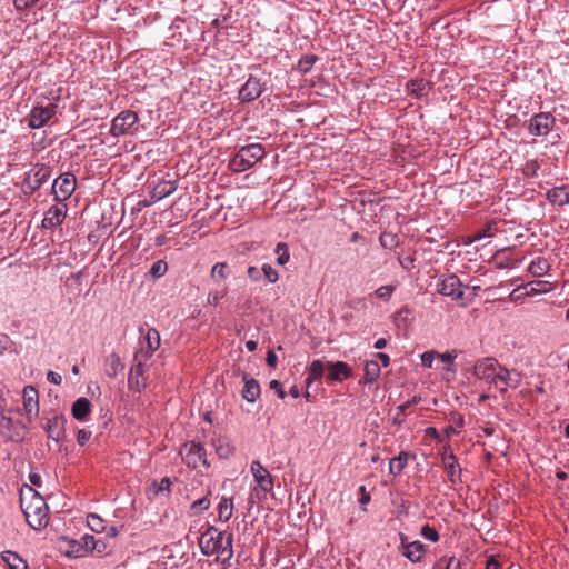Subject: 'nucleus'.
<instances>
[{"label":"nucleus","mask_w":569,"mask_h":569,"mask_svg":"<svg viewBox=\"0 0 569 569\" xmlns=\"http://www.w3.org/2000/svg\"><path fill=\"white\" fill-rule=\"evenodd\" d=\"M475 376L490 385H495L501 395H505L508 388L516 389L521 382L519 372L508 370L495 358L478 360L475 365Z\"/></svg>","instance_id":"nucleus-1"},{"label":"nucleus","mask_w":569,"mask_h":569,"mask_svg":"<svg viewBox=\"0 0 569 569\" xmlns=\"http://www.w3.org/2000/svg\"><path fill=\"white\" fill-rule=\"evenodd\" d=\"M233 536L228 531H219L216 527L209 526L201 535L199 546L204 556L217 553V560L227 563L233 557Z\"/></svg>","instance_id":"nucleus-2"},{"label":"nucleus","mask_w":569,"mask_h":569,"mask_svg":"<svg viewBox=\"0 0 569 569\" xmlns=\"http://www.w3.org/2000/svg\"><path fill=\"white\" fill-rule=\"evenodd\" d=\"M28 493L30 498L21 491L20 495V507L24 515L27 523L33 530H41L49 523V508L44 499L34 491L31 487H28Z\"/></svg>","instance_id":"nucleus-3"},{"label":"nucleus","mask_w":569,"mask_h":569,"mask_svg":"<svg viewBox=\"0 0 569 569\" xmlns=\"http://www.w3.org/2000/svg\"><path fill=\"white\" fill-rule=\"evenodd\" d=\"M264 154V148L260 143L243 146L230 160V168L234 172H244L260 161Z\"/></svg>","instance_id":"nucleus-4"},{"label":"nucleus","mask_w":569,"mask_h":569,"mask_svg":"<svg viewBox=\"0 0 569 569\" xmlns=\"http://www.w3.org/2000/svg\"><path fill=\"white\" fill-rule=\"evenodd\" d=\"M52 168L46 163H36L26 172L22 191L26 196H32L51 177Z\"/></svg>","instance_id":"nucleus-5"},{"label":"nucleus","mask_w":569,"mask_h":569,"mask_svg":"<svg viewBox=\"0 0 569 569\" xmlns=\"http://www.w3.org/2000/svg\"><path fill=\"white\" fill-rule=\"evenodd\" d=\"M139 117L132 110H123L111 121L110 134L114 138L134 134L139 127Z\"/></svg>","instance_id":"nucleus-6"},{"label":"nucleus","mask_w":569,"mask_h":569,"mask_svg":"<svg viewBox=\"0 0 569 569\" xmlns=\"http://www.w3.org/2000/svg\"><path fill=\"white\" fill-rule=\"evenodd\" d=\"M0 435L8 441L19 442L24 438V425L14 419L10 410L0 407Z\"/></svg>","instance_id":"nucleus-7"},{"label":"nucleus","mask_w":569,"mask_h":569,"mask_svg":"<svg viewBox=\"0 0 569 569\" xmlns=\"http://www.w3.org/2000/svg\"><path fill=\"white\" fill-rule=\"evenodd\" d=\"M182 461L190 468L197 469L200 465L206 468L210 467L207 459V451L200 442L190 441L183 443L180 449Z\"/></svg>","instance_id":"nucleus-8"},{"label":"nucleus","mask_w":569,"mask_h":569,"mask_svg":"<svg viewBox=\"0 0 569 569\" xmlns=\"http://www.w3.org/2000/svg\"><path fill=\"white\" fill-rule=\"evenodd\" d=\"M77 180L73 173L64 172L54 179L52 183V194L54 200L63 202L68 200L76 190Z\"/></svg>","instance_id":"nucleus-9"},{"label":"nucleus","mask_w":569,"mask_h":569,"mask_svg":"<svg viewBox=\"0 0 569 569\" xmlns=\"http://www.w3.org/2000/svg\"><path fill=\"white\" fill-rule=\"evenodd\" d=\"M448 447L443 448L441 453V461L445 472L447 473L448 480L453 488L462 483V469L458 462V458L453 452H447Z\"/></svg>","instance_id":"nucleus-10"},{"label":"nucleus","mask_w":569,"mask_h":569,"mask_svg":"<svg viewBox=\"0 0 569 569\" xmlns=\"http://www.w3.org/2000/svg\"><path fill=\"white\" fill-rule=\"evenodd\" d=\"M56 103H48L47 106H33L28 116V126L32 129H40L44 127L56 114Z\"/></svg>","instance_id":"nucleus-11"},{"label":"nucleus","mask_w":569,"mask_h":569,"mask_svg":"<svg viewBox=\"0 0 569 569\" xmlns=\"http://www.w3.org/2000/svg\"><path fill=\"white\" fill-rule=\"evenodd\" d=\"M556 119L550 112H539L533 114L528 124V131L532 136H547L555 127Z\"/></svg>","instance_id":"nucleus-12"},{"label":"nucleus","mask_w":569,"mask_h":569,"mask_svg":"<svg viewBox=\"0 0 569 569\" xmlns=\"http://www.w3.org/2000/svg\"><path fill=\"white\" fill-rule=\"evenodd\" d=\"M462 282L458 276L451 273L437 282V290L440 295L451 297L453 300H460L463 297Z\"/></svg>","instance_id":"nucleus-13"},{"label":"nucleus","mask_w":569,"mask_h":569,"mask_svg":"<svg viewBox=\"0 0 569 569\" xmlns=\"http://www.w3.org/2000/svg\"><path fill=\"white\" fill-rule=\"evenodd\" d=\"M264 91V83L256 76L250 74L239 90V100L242 103L258 99Z\"/></svg>","instance_id":"nucleus-14"},{"label":"nucleus","mask_w":569,"mask_h":569,"mask_svg":"<svg viewBox=\"0 0 569 569\" xmlns=\"http://www.w3.org/2000/svg\"><path fill=\"white\" fill-rule=\"evenodd\" d=\"M160 347V333L156 328H148L144 335V341L139 350L134 352V358L150 359L154 351Z\"/></svg>","instance_id":"nucleus-15"},{"label":"nucleus","mask_w":569,"mask_h":569,"mask_svg":"<svg viewBox=\"0 0 569 569\" xmlns=\"http://www.w3.org/2000/svg\"><path fill=\"white\" fill-rule=\"evenodd\" d=\"M250 471L259 489L264 493H270L273 489V477L271 473L258 460L251 462Z\"/></svg>","instance_id":"nucleus-16"},{"label":"nucleus","mask_w":569,"mask_h":569,"mask_svg":"<svg viewBox=\"0 0 569 569\" xmlns=\"http://www.w3.org/2000/svg\"><path fill=\"white\" fill-rule=\"evenodd\" d=\"M66 417L63 415H56L47 420V423L43 426V428L48 435V438L56 442H60L66 437Z\"/></svg>","instance_id":"nucleus-17"},{"label":"nucleus","mask_w":569,"mask_h":569,"mask_svg":"<svg viewBox=\"0 0 569 569\" xmlns=\"http://www.w3.org/2000/svg\"><path fill=\"white\" fill-rule=\"evenodd\" d=\"M147 361L148 359H139L133 357V366L130 369L128 376V386L130 390L140 391L146 386L143 372Z\"/></svg>","instance_id":"nucleus-18"},{"label":"nucleus","mask_w":569,"mask_h":569,"mask_svg":"<svg viewBox=\"0 0 569 569\" xmlns=\"http://www.w3.org/2000/svg\"><path fill=\"white\" fill-rule=\"evenodd\" d=\"M178 188L176 180H162L158 182L150 192V201H144L143 206L149 207L157 201L172 194Z\"/></svg>","instance_id":"nucleus-19"},{"label":"nucleus","mask_w":569,"mask_h":569,"mask_svg":"<svg viewBox=\"0 0 569 569\" xmlns=\"http://www.w3.org/2000/svg\"><path fill=\"white\" fill-rule=\"evenodd\" d=\"M67 216V206H51L44 213L42 227L46 229H53L64 221Z\"/></svg>","instance_id":"nucleus-20"},{"label":"nucleus","mask_w":569,"mask_h":569,"mask_svg":"<svg viewBox=\"0 0 569 569\" xmlns=\"http://www.w3.org/2000/svg\"><path fill=\"white\" fill-rule=\"evenodd\" d=\"M327 367H328L327 379L330 382H332V381L341 382L345 379H348L352 376V370L347 362H343V361L327 362Z\"/></svg>","instance_id":"nucleus-21"},{"label":"nucleus","mask_w":569,"mask_h":569,"mask_svg":"<svg viewBox=\"0 0 569 569\" xmlns=\"http://www.w3.org/2000/svg\"><path fill=\"white\" fill-rule=\"evenodd\" d=\"M401 555L407 558L410 562H420L427 552V547L419 540L411 541L409 545H405L403 549L400 550Z\"/></svg>","instance_id":"nucleus-22"},{"label":"nucleus","mask_w":569,"mask_h":569,"mask_svg":"<svg viewBox=\"0 0 569 569\" xmlns=\"http://www.w3.org/2000/svg\"><path fill=\"white\" fill-rule=\"evenodd\" d=\"M91 408L90 400L86 397H80L72 405V417L78 421H87L91 413Z\"/></svg>","instance_id":"nucleus-23"},{"label":"nucleus","mask_w":569,"mask_h":569,"mask_svg":"<svg viewBox=\"0 0 569 569\" xmlns=\"http://www.w3.org/2000/svg\"><path fill=\"white\" fill-rule=\"evenodd\" d=\"M242 379L244 382L243 389H242V397L248 402H254L257 398L260 396V386L258 381L253 378H251L248 373L243 372Z\"/></svg>","instance_id":"nucleus-24"},{"label":"nucleus","mask_w":569,"mask_h":569,"mask_svg":"<svg viewBox=\"0 0 569 569\" xmlns=\"http://www.w3.org/2000/svg\"><path fill=\"white\" fill-rule=\"evenodd\" d=\"M124 369V365L118 353H110L103 362V370L109 378H116Z\"/></svg>","instance_id":"nucleus-25"},{"label":"nucleus","mask_w":569,"mask_h":569,"mask_svg":"<svg viewBox=\"0 0 569 569\" xmlns=\"http://www.w3.org/2000/svg\"><path fill=\"white\" fill-rule=\"evenodd\" d=\"M547 199L550 203L563 207L569 204V187L561 186L548 190Z\"/></svg>","instance_id":"nucleus-26"},{"label":"nucleus","mask_w":569,"mask_h":569,"mask_svg":"<svg viewBox=\"0 0 569 569\" xmlns=\"http://www.w3.org/2000/svg\"><path fill=\"white\" fill-rule=\"evenodd\" d=\"M326 370L328 371L327 363L319 359L313 360L308 367V376L305 380L306 387L309 388L313 380L320 379Z\"/></svg>","instance_id":"nucleus-27"},{"label":"nucleus","mask_w":569,"mask_h":569,"mask_svg":"<svg viewBox=\"0 0 569 569\" xmlns=\"http://www.w3.org/2000/svg\"><path fill=\"white\" fill-rule=\"evenodd\" d=\"M420 401H421V397L420 396H413L407 402L397 406L396 413H395V416L392 418V423L395 426H398V427L402 426L405 423V421H406V412L408 411V409L411 406L418 405Z\"/></svg>","instance_id":"nucleus-28"},{"label":"nucleus","mask_w":569,"mask_h":569,"mask_svg":"<svg viewBox=\"0 0 569 569\" xmlns=\"http://www.w3.org/2000/svg\"><path fill=\"white\" fill-rule=\"evenodd\" d=\"M212 446L216 450V453L221 459H228L234 452V448L227 437H219V438L212 439Z\"/></svg>","instance_id":"nucleus-29"},{"label":"nucleus","mask_w":569,"mask_h":569,"mask_svg":"<svg viewBox=\"0 0 569 569\" xmlns=\"http://www.w3.org/2000/svg\"><path fill=\"white\" fill-rule=\"evenodd\" d=\"M430 90V83L426 79H413L410 80L407 83V91L409 96L415 98H421L422 96L427 94V92Z\"/></svg>","instance_id":"nucleus-30"},{"label":"nucleus","mask_w":569,"mask_h":569,"mask_svg":"<svg viewBox=\"0 0 569 569\" xmlns=\"http://www.w3.org/2000/svg\"><path fill=\"white\" fill-rule=\"evenodd\" d=\"M1 559L8 566V569H28L27 561L16 551H3L1 553Z\"/></svg>","instance_id":"nucleus-31"},{"label":"nucleus","mask_w":569,"mask_h":569,"mask_svg":"<svg viewBox=\"0 0 569 569\" xmlns=\"http://www.w3.org/2000/svg\"><path fill=\"white\" fill-rule=\"evenodd\" d=\"M23 406L28 415L38 412V392L33 387H26L23 390Z\"/></svg>","instance_id":"nucleus-32"},{"label":"nucleus","mask_w":569,"mask_h":569,"mask_svg":"<svg viewBox=\"0 0 569 569\" xmlns=\"http://www.w3.org/2000/svg\"><path fill=\"white\" fill-rule=\"evenodd\" d=\"M409 455L401 451L397 457H393L389 462V472L393 476L400 475L408 463Z\"/></svg>","instance_id":"nucleus-33"},{"label":"nucleus","mask_w":569,"mask_h":569,"mask_svg":"<svg viewBox=\"0 0 569 569\" xmlns=\"http://www.w3.org/2000/svg\"><path fill=\"white\" fill-rule=\"evenodd\" d=\"M550 269V264L548 260L543 257H537L533 259L529 264V272L533 277H542L545 276Z\"/></svg>","instance_id":"nucleus-34"},{"label":"nucleus","mask_w":569,"mask_h":569,"mask_svg":"<svg viewBox=\"0 0 569 569\" xmlns=\"http://www.w3.org/2000/svg\"><path fill=\"white\" fill-rule=\"evenodd\" d=\"M365 382L372 383L380 377V366L376 360H368L365 362Z\"/></svg>","instance_id":"nucleus-35"},{"label":"nucleus","mask_w":569,"mask_h":569,"mask_svg":"<svg viewBox=\"0 0 569 569\" xmlns=\"http://www.w3.org/2000/svg\"><path fill=\"white\" fill-rule=\"evenodd\" d=\"M96 542V537L91 535H84L80 538L77 543V549L73 551L76 557H83L86 553L93 552L92 548Z\"/></svg>","instance_id":"nucleus-36"},{"label":"nucleus","mask_w":569,"mask_h":569,"mask_svg":"<svg viewBox=\"0 0 569 569\" xmlns=\"http://www.w3.org/2000/svg\"><path fill=\"white\" fill-rule=\"evenodd\" d=\"M233 502L232 499L222 497L218 505V517L221 521H228L232 517Z\"/></svg>","instance_id":"nucleus-37"},{"label":"nucleus","mask_w":569,"mask_h":569,"mask_svg":"<svg viewBox=\"0 0 569 569\" xmlns=\"http://www.w3.org/2000/svg\"><path fill=\"white\" fill-rule=\"evenodd\" d=\"M317 60L318 57L312 53L302 56L297 63L298 71L302 74L308 73L312 69Z\"/></svg>","instance_id":"nucleus-38"},{"label":"nucleus","mask_w":569,"mask_h":569,"mask_svg":"<svg viewBox=\"0 0 569 569\" xmlns=\"http://www.w3.org/2000/svg\"><path fill=\"white\" fill-rule=\"evenodd\" d=\"M229 276V266L226 262H217L210 272V277L214 281L227 279Z\"/></svg>","instance_id":"nucleus-39"},{"label":"nucleus","mask_w":569,"mask_h":569,"mask_svg":"<svg viewBox=\"0 0 569 569\" xmlns=\"http://www.w3.org/2000/svg\"><path fill=\"white\" fill-rule=\"evenodd\" d=\"M379 242L382 248L392 250L399 244V238L392 232H382L379 237Z\"/></svg>","instance_id":"nucleus-40"},{"label":"nucleus","mask_w":569,"mask_h":569,"mask_svg":"<svg viewBox=\"0 0 569 569\" xmlns=\"http://www.w3.org/2000/svg\"><path fill=\"white\" fill-rule=\"evenodd\" d=\"M433 569H461V562L456 557H442L439 559V561L436 563Z\"/></svg>","instance_id":"nucleus-41"},{"label":"nucleus","mask_w":569,"mask_h":569,"mask_svg":"<svg viewBox=\"0 0 569 569\" xmlns=\"http://www.w3.org/2000/svg\"><path fill=\"white\" fill-rule=\"evenodd\" d=\"M103 523V519L97 513H89L87 516V525L94 532L104 531L106 527Z\"/></svg>","instance_id":"nucleus-42"},{"label":"nucleus","mask_w":569,"mask_h":569,"mask_svg":"<svg viewBox=\"0 0 569 569\" xmlns=\"http://www.w3.org/2000/svg\"><path fill=\"white\" fill-rule=\"evenodd\" d=\"M274 252L278 256L277 257L278 264L284 266L289 261L290 254H289V248H288L287 243L279 242L276 247Z\"/></svg>","instance_id":"nucleus-43"},{"label":"nucleus","mask_w":569,"mask_h":569,"mask_svg":"<svg viewBox=\"0 0 569 569\" xmlns=\"http://www.w3.org/2000/svg\"><path fill=\"white\" fill-rule=\"evenodd\" d=\"M396 288V284H385L377 288L373 295L382 301H389Z\"/></svg>","instance_id":"nucleus-44"},{"label":"nucleus","mask_w":569,"mask_h":569,"mask_svg":"<svg viewBox=\"0 0 569 569\" xmlns=\"http://www.w3.org/2000/svg\"><path fill=\"white\" fill-rule=\"evenodd\" d=\"M168 270V264L164 260H158L152 263L149 274H151L153 278H160L162 277Z\"/></svg>","instance_id":"nucleus-45"},{"label":"nucleus","mask_w":569,"mask_h":569,"mask_svg":"<svg viewBox=\"0 0 569 569\" xmlns=\"http://www.w3.org/2000/svg\"><path fill=\"white\" fill-rule=\"evenodd\" d=\"M228 293V289L223 288L222 290H212L208 293L207 302L211 306H218L221 299H223Z\"/></svg>","instance_id":"nucleus-46"},{"label":"nucleus","mask_w":569,"mask_h":569,"mask_svg":"<svg viewBox=\"0 0 569 569\" xmlns=\"http://www.w3.org/2000/svg\"><path fill=\"white\" fill-rule=\"evenodd\" d=\"M210 491H208V495L193 501L191 503V510H193L196 513L208 510L210 507V498H209Z\"/></svg>","instance_id":"nucleus-47"},{"label":"nucleus","mask_w":569,"mask_h":569,"mask_svg":"<svg viewBox=\"0 0 569 569\" xmlns=\"http://www.w3.org/2000/svg\"><path fill=\"white\" fill-rule=\"evenodd\" d=\"M540 169V164L537 160H529L523 164L522 173L527 178H533L537 176L538 171Z\"/></svg>","instance_id":"nucleus-48"},{"label":"nucleus","mask_w":569,"mask_h":569,"mask_svg":"<svg viewBox=\"0 0 569 569\" xmlns=\"http://www.w3.org/2000/svg\"><path fill=\"white\" fill-rule=\"evenodd\" d=\"M420 535L425 539L430 540L432 542H437L440 538L438 531L433 527L429 526L428 523H426L421 527Z\"/></svg>","instance_id":"nucleus-49"},{"label":"nucleus","mask_w":569,"mask_h":569,"mask_svg":"<svg viewBox=\"0 0 569 569\" xmlns=\"http://www.w3.org/2000/svg\"><path fill=\"white\" fill-rule=\"evenodd\" d=\"M261 271L270 283H274L279 279L278 271L268 263L262 266Z\"/></svg>","instance_id":"nucleus-50"},{"label":"nucleus","mask_w":569,"mask_h":569,"mask_svg":"<svg viewBox=\"0 0 569 569\" xmlns=\"http://www.w3.org/2000/svg\"><path fill=\"white\" fill-rule=\"evenodd\" d=\"M93 552H97L100 556L109 555L110 548L109 545L103 539H97L92 548Z\"/></svg>","instance_id":"nucleus-51"},{"label":"nucleus","mask_w":569,"mask_h":569,"mask_svg":"<svg viewBox=\"0 0 569 569\" xmlns=\"http://www.w3.org/2000/svg\"><path fill=\"white\" fill-rule=\"evenodd\" d=\"M39 0H13L14 8L18 11L32 8Z\"/></svg>","instance_id":"nucleus-52"},{"label":"nucleus","mask_w":569,"mask_h":569,"mask_svg":"<svg viewBox=\"0 0 569 569\" xmlns=\"http://www.w3.org/2000/svg\"><path fill=\"white\" fill-rule=\"evenodd\" d=\"M91 438V431L87 429H79L77 433V442L79 446H84Z\"/></svg>","instance_id":"nucleus-53"},{"label":"nucleus","mask_w":569,"mask_h":569,"mask_svg":"<svg viewBox=\"0 0 569 569\" xmlns=\"http://www.w3.org/2000/svg\"><path fill=\"white\" fill-rule=\"evenodd\" d=\"M270 389L274 390L280 399L286 398V391L283 390V386L279 380H271L269 383Z\"/></svg>","instance_id":"nucleus-54"},{"label":"nucleus","mask_w":569,"mask_h":569,"mask_svg":"<svg viewBox=\"0 0 569 569\" xmlns=\"http://www.w3.org/2000/svg\"><path fill=\"white\" fill-rule=\"evenodd\" d=\"M435 357H437L435 351H426L421 355V363L422 366L427 368L432 367V362L435 360Z\"/></svg>","instance_id":"nucleus-55"},{"label":"nucleus","mask_w":569,"mask_h":569,"mask_svg":"<svg viewBox=\"0 0 569 569\" xmlns=\"http://www.w3.org/2000/svg\"><path fill=\"white\" fill-rule=\"evenodd\" d=\"M171 485H172V482H171L170 478L164 477V478H162V479L160 480V482H159V485H158V489H157V491H156V492H157V493H158V492H164V491H166V492H170Z\"/></svg>","instance_id":"nucleus-56"},{"label":"nucleus","mask_w":569,"mask_h":569,"mask_svg":"<svg viewBox=\"0 0 569 569\" xmlns=\"http://www.w3.org/2000/svg\"><path fill=\"white\" fill-rule=\"evenodd\" d=\"M247 274L252 281H259L262 277V271L259 268L251 266L248 268Z\"/></svg>","instance_id":"nucleus-57"},{"label":"nucleus","mask_w":569,"mask_h":569,"mask_svg":"<svg viewBox=\"0 0 569 569\" xmlns=\"http://www.w3.org/2000/svg\"><path fill=\"white\" fill-rule=\"evenodd\" d=\"M426 435L438 442H441L443 440L442 436L435 427H428L426 429Z\"/></svg>","instance_id":"nucleus-58"},{"label":"nucleus","mask_w":569,"mask_h":569,"mask_svg":"<svg viewBox=\"0 0 569 569\" xmlns=\"http://www.w3.org/2000/svg\"><path fill=\"white\" fill-rule=\"evenodd\" d=\"M359 493H360V498H359L360 505L365 506V505L369 503L371 497H370L369 492H367L365 486H360Z\"/></svg>","instance_id":"nucleus-59"},{"label":"nucleus","mask_w":569,"mask_h":569,"mask_svg":"<svg viewBox=\"0 0 569 569\" xmlns=\"http://www.w3.org/2000/svg\"><path fill=\"white\" fill-rule=\"evenodd\" d=\"M437 357L442 361V362H453V360L457 358V355L456 353H452V352H443V353H438L436 352Z\"/></svg>","instance_id":"nucleus-60"},{"label":"nucleus","mask_w":569,"mask_h":569,"mask_svg":"<svg viewBox=\"0 0 569 569\" xmlns=\"http://www.w3.org/2000/svg\"><path fill=\"white\" fill-rule=\"evenodd\" d=\"M266 362H267L268 366L273 367V368L277 366L278 357H277V355L274 353L273 350H269L267 352Z\"/></svg>","instance_id":"nucleus-61"},{"label":"nucleus","mask_w":569,"mask_h":569,"mask_svg":"<svg viewBox=\"0 0 569 569\" xmlns=\"http://www.w3.org/2000/svg\"><path fill=\"white\" fill-rule=\"evenodd\" d=\"M399 262H400L402 268L409 270V269L413 268L415 258L411 257V256L405 257L402 259L399 258Z\"/></svg>","instance_id":"nucleus-62"},{"label":"nucleus","mask_w":569,"mask_h":569,"mask_svg":"<svg viewBox=\"0 0 569 569\" xmlns=\"http://www.w3.org/2000/svg\"><path fill=\"white\" fill-rule=\"evenodd\" d=\"M47 380L53 385H60L62 381V378L59 373H57L54 371H49L47 373Z\"/></svg>","instance_id":"nucleus-63"},{"label":"nucleus","mask_w":569,"mask_h":569,"mask_svg":"<svg viewBox=\"0 0 569 569\" xmlns=\"http://www.w3.org/2000/svg\"><path fill=\"white\" fill-rule=\"evenodd\" d=\"M486 569H501V563L498 559H496L495 557H490L488 560H487V563H486Z\"/></svg>","instance_id":"nucleus-64"}]
</instances>
